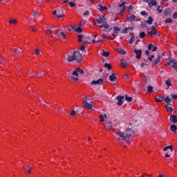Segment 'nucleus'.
<instances>
[{
  "label": "nucleus",
  "instance_id": "nucleus-28",
  "mask_svg": "<svg viewBox=\"0 0 177 177\" xmlns=\"http://www.w3.org/2000/svg\"><path fill=\"white\" fill-rule=\"evenodd\" d=\"M146 23H147L149 26H151L153 24V17H149L148 20L145 21Z\"/></svg>",
  "mask_w": 177,
  "mask_h": 177
},
{
  "label": "nucleus",
  "instance_id": "nucleus-1",
  "mask_svg": "<svg viewBox=\"0 0 177 177\" xmlns=\"http://www.w3.org/2000/svg\"><path fill=\"white\" fill-rule=\"evenodd\" d=\"M138 133V129L133 128V122H131L126 125L124 131L119 130L115 133L114 138L118 140H124L127 143L132 141V138Z\"/></svg>",
  "mask_w": 177,
  "mask_h": 177
},
{
  "label": "nucleus",
  "instance_id": "nucleus-29",
  "mask_svg": "<svg viewBox=\"0 0 177 177\" xmlns=\"http://www.w3.org/2000/svg\"><path fill=\"white\" fill-rule=\"evenodd\" d=\"M121 66L123 68L127 67V66H128V62L127 61H125L124 59H122L121 60Z\"/></svg>",
  "mask_w": 177,
  "mask_h": 177
},
{
  "label": "nucleus",
  "instance_id": "nucleus-4",
  "mask_svg": "<svg viewBox=\"0 0 177 177\" xmlns=\"http://www.w3.org/2000/svg\"><path fill=\"white\" fill-rule=\"evenodd\" d=\"M83 104L87 110H92L93 107L94 102L91 100L89 96H86L83 100Z\"/></svg>",
  "mask_w": 177,
  "mask_h": 177
},
{
  "label": "nucleus",
  "instance_id": "nucleus-63",
  "mask_svg": "<svg viewBox=\"0 0 177 177\" xmlns=\"http://www.w3.org/2000/svg\"><path fill=\"white\" fill-rule=\"evenodd\" d=\"M173 19H177V12H175V13L173 15Z\"/></svg>",
  "mask_w": 177,
  "mask_h": 177
},
{
  "label": "nucleus",
  "instance_id": "nucleus-62",
  "mask_svg": "<svg viewBox=\"0 0 177 177\" xmlns=\"http://www.w3.org/2000/svg\"><path fill=\"white\" fill-rule=\"evenodd\" d=\"M89 15V11H86L84 12V16H88Z\"/></svg>",
  "mask_w": 177,
  "mask_h": 177
},
{
  "label": "nucleus",
  "instance_id": "nucleus-32",
  "mask_svg": "<svg viewBox=\"0 0 177 177\" xmlns=\"http://www.w3.org/2000/svg\"><path fill=\"white\" fill-rule=\"evenodd\" d=\"M9 24H14L16 26L17 24V21L16 19H10Z\"/></svg>",
  "mask_w": 177,
  "mask_h": 177
},
{
  "label": "nucleus",
  "instance_id": "nucleus-15",
  "mask_svg": "<svg viewBox=\"0 0 177 177\" xmlns=\"http://www.w3.org/2000/svg\"><path fill=\"white\" fill-rule=\"evenodd\" d=\"M118 105L122 106V100H124V96L119 95L117 97Z\"/></svg>",
  "mask_w": 177,
  "mask_h": 177
},
{
  "label": "nucleus",
  "instance_id": "nucleus-6",
  "mask_svg": "<svg viewBox=\"0 0 177 177\" xmlns=\"http://www.w3.org/2000/svg\"><path fill=\"white\" fill-rule=\"evenodd\" d=\"M151 30L147 32V34L151 37H154V35H157V30H156V26H152L151 28Z\"/></svg>",
  "mask_w": 177,
  "mask_h": 177
},
{
  "label": "nucleus",
  "instance_id": "nucleus-26",
  "mask_svg": "<svg viewBox=\"0 0 177 177\" xmlns=\"http://www.w3.org/2000/svg\"><path fill=\"white\" fill-rule=\"evenodd\" d=\"M14 52H16L17 55H20L23 53V50H21V48H14Z\"/></svg>",
  "mask_w": 177,
  "mask_h": 177
},
{
  "label": "nucleus",
  "instance_id": "nucleus-56",
  "mask_svg": "<svg viewBox=\"0 0 177 177\" xmlns=\"http://www.w3.org/2000/svg\"><path fill=\"white\" fill-rule=\"evenodd\" d=\"M120 28L115 26L113 28V31L116 32H118V31H120Z\"/></svg>",
  "mask_w": 177,
  "mask_h": 177
},
{
  "label": "nucleus",
  "instance_id": "nucleus-45",
  "mask_svg": "<svg viewBox=\"0 0 177 177\" xmlns=\"http://www.w3.org/2000/svg\"><path fill=\"white\" fill-rule=\"evenodd\" d=\"M44 75H45V72L42 71L40 73H37V77L39 78H41V77H44Z\"/></svg>",
  "mask_w": 177,
  "mask_h": 177
},
{
  "label": "nucleus",
  "instance_id": "nucleus-21",
  "mask_svg": "<svg viewBox=\"0 0 177 177\" xmlns=\"http://www.w3.org/2000/svg\"><path fill=\"white\" fill-rule=\"evenodd\" d=\"M161 60V55H158L157 59H155L153 60V64H155V66H157L158 64H160V61Z\"/></svg>",
  "mask_w": 177,
  "mask_h": 177
},
{
  "label": "nucleus",
  "instance_id": "nucleus-17",
  "mask_svg": "<svg viewBox=\"0 0 177 177\" xmlns=\"http://www.w3.org/2000/svg\"><path fill=\"white\" fill-rule=\"evenodd\" d=\"M147 48L149 50H152V52H156L157 50V47L154 46L153 44H149Z\"/></svg>",
  "mask_w": 177,
  "mask_h": 177
},
{
  "label": "nucleus",
  "instance_id": "nucleus-16",
  "mask_svg": "<svg viewBox=\"0 0 177 177\" xmlns=\"http://www.w3.org/2000/svg\"><path fill=\"white\" fill-rule=\"evenodd\" d=\"M72 30H75L76 32H82V28L81 27H77L75 25H72Z\"/></svg>",
  "mask_w": 177,
  "mask_h": 177
},
{
  "label": "nucleus",
  "instance_id": "nucleus-39",
  "mask_svg": "<svg viewBox=\"0 0 177 177\" xmlns=\"http://www.w3.org/2000/svg\"><path fill=\"white\" fill-rule=\"evenodd\" d=\"M170 128H171V131H172V132H175V131L177 130V127L175 124L171 125Z\"/></svg>",
  "mask_w": 177,
  "mask_h": 177
},
{
  "label": "nucleus",
  "instance_id": "nucleus-8",
  "mask_svg": "<svg viewBox=\"0 0 177 177\" xmlns=\"http://www.w3.org/2000/svg\"><path fill=\"white\" fill-rule=\"evenodd\" d=\"M104 127L105 129H107V131H111V129H113V124L111 123V121L106 122Z\"/></svg>",
  "mask_w": 177,
  "mask_h": 177
},
{
  "label": "nucleus",
  "instance_id": "nucleus-12",
  "mask_svg": "<svg viewBox=\"0 0 177 177\" xmlns=\"http://www.w3.org/2000/svg\"><path fill=\"white\" fill-rule=\"evenodd\" d=\"M45 31H46V35H48V37H52L53 32H54V34L55 33V31L53 30V28H46V30Z\"/></svg>",
  "mask_w": 177,
  "mask_h": 177
},
{
  "label": "nucleus",
  "instance_id": "nucleus-11",
  "mask_svg": "<svg viewBox=\"0 0 177 177\" xmlns=\"http://www.w3.org/2000/svg\"><path fill=\"white\" fill-rule=\"evenodd\" d=\"M147 3H148L149 8L157 6V1L156 0H147Z\"/></svg>",
  "mask_w": 177,
  "mask_h": 177
},
{
  "label": "nucleus",
  "instance_id": "nucleus-18",
  "mask_svg": "<svg viewBox=\"0 0 177 177\" xmlns=\"http://www.w3.org/2000/svg\"><path fill=\"white\" fill-rule=\"evenodd\" d=\"M117 80V76L115 73H113L111 75H109V81L114 82Z\"/></svg>",
  "mask_w": 177,
  "mask_h": 177
},
{
  "label": "nucleus",
  "instance_id": "nucleus-49",
  "mask_svg": "<svg viewBox=\"0 0 177 177\" xmlns=\"http://www.w3.org/2000/svg\"><path fill=\"white\" fill-rule=\"evenodd\" d=\"M38 15H39V12H38V11H35L32 14V17H37Z\"/></svg>",
  "mask_w": 177,
  "mask_h": 177
},
{
  "label": "nucleus",
  "instance_id": "nucleus-27",
  "mask_svg": "<svg viewBox=\"0 0 177 177\" xmlns=\"http://www.w3.org/2000/svg\"><path fill=\"white\" fill-rule=\"evenodd\" d=\"M165 16H169L171 15V9L167 8L164 10Z\"/></svg>",
  "mask_w": 177,
  "mask_h": 177
},
{
  "label": "nucleus",
  "instance_id": "nucleus-58",
  "mask_svg": "<svg viewBox=\"0 0 177 177\" xmlns=\"http://www.w3.org/2000/svg\"><path fill=\"white\" fill-rule=\"evenodd\" d=\"M149 62H153V59H154V55H151V57H148Z\"/></svg>",
  "mask_w": 177,
  "mask_h": 177
},
{
  "label": "nucleus",
  "instance_id": "nucleus-9",
  "mask_svg": "<svg viewBox=\"0 0 177 177\" xmlns=\"http://www.w3.org/2000/svg\"><path fill=\"white\" fill-rule=\"evenodd\" d=\"M167 66H171L172 68H174L175 70H176V68H177V62L174 61V60H170L167 64Z\"/></svg>",
  "mask_w": 177,
  "mask_h": 177
},
{
  "label": "nucleus",
  "instance_id": "nucleus-25",
  "mask_svg": "<svg viewBox=\"0 0 177 177\" xmlns=\"http://www.w3.org/2000/svg\"><path fill=\"white\" fill-rule=\"evenodd\" d=\"M53 14L54 15V16H55V17H57L58 19H60L61 17H63V16H64V14H62V15H57V10H54Z\"/></svg>",
  "mask_w": 177,
  "mask_h": 177
},
{
  "label": "nucleus",
  "instance_id": "nucleus-64",
  "mask_svg": "<svg viewBox=\"0 0 177 177\" xmlns=\"http://www.w3.org/2000/svg\"><path fill=\"white\" fill-rule=\"evenodd\" d=\"M80 50H85V46H80Z\"/></svg>",
  "mask_w": 177,
  "mask_h": 177
},
{
  "label": "nucleus",
  "instance_id": "nucleus-42",
  "mask_svg": "<svg viewBox=\"0 0 177 177\" xmlns=\"http://www.w3.org/2000/svg\"><path fill=\"white\" fill-rule=\"evenodd\" d=\"M147 92H149V93H151V92H153V86H148L147 88Z\"/></svg>",
  "mask_w": 177,
  "mask_h": 177
},
{
  "label": "nucleus",
  "instance_id": "nucleus-10",
  "mask_svg": "<svg viewBox=\"0 0 177 177\" xmlns=\"http://www.w3.org/2000/svg\"><path fill=\"white\" fill-rule=\"evenodd\" d=\"M103 82H104V80L102 78H101L97 80H93L91 84V85H102Z\"/></svg>",
  "mask_w": 177,
  "mask_h": 177
},
{
  "label": "nucleus",
  "instance_id": "nucleus-5",
  "mask_svg": "<svg viewBox=\"0 0 177 177\" xmlns=\"http://www.w3.org/2000/svg\"><path fill=\"white\" fill-rule=\"evenodd\" d=\"M129 21H131L132 23L135 21H140V18L139 17H136V15H133L132 14H129V16L127 17Z\"/></svg>",
  "mask_w": 177,
  "mask_h": 177
},
{
  "label": "nucleus",
  "instance_id": "nucleus-37",
  "mask_svg": "<svg viewBox=\"0 0 177 177\" xmlns=\"http://www.w3.org/2000/svg\"><path fill=\"white\" fill-rule=\"evenodd\" d=\"M165 102L167 103V104H171L170 102H172V100L169 96H167L165 99Z\"/></svg>",
  "mask_w": 177,
  "mask_h": 177
},
{
  "label": "nucleus",
  "instance_id": "nucleus-46",
  "mask_svg": "<svg viewBox=\"0 0 177 177\" xmlns=\"http://www.w3.org/2000/svg\"><path fill=\"white\" fill-rule=\"evenodd\" d=\"M166 24H168V23H172V19L171 18H167L165 19V21Z\"/></svg>",
  "mask_w": 177,
  "mask_h": 177
},
{
  "label": "nucleus",
  "instance_id": "nucleus-7",
  "mask_svg": "<svg viewBox=\"0 0 177 177\" xmlns=\"http://www.w3.org/2000/svg\"><path fill=\"white\" fill-rule=\"evenodd\" d=\"M56 35L59 39H66V33L62 31L58 30Z\"/></svg>",
  "mask_w": 177,
  "mask_h": 177
},
{
  "label": "nucleus",
  "instance_id": "nucleus-59",
  "mask_svg": "<svg viewBox=\"0 0 177 177\" xmlns=\"http://www.w3.org/2000/svg\"><path fill=\"white\" fill-rule=\"evenodd\" d=\"M27 172H28V174L31 173V167H30V166L28 167Z\"/></svg>",
  "mask_w": 177,
  "mask_h": 177
},
{
  "label": "nucleus",
  "instance_id": "nucleus-34",
  "mask_svg": "<svg viewBox=\"0 0 177 177\" xmlns=\"http://www.w3.org/2000/svg\"><path fill=\"white\" fill-rule=\"evenodd\" d=\"M134 41H135V36L133 35V33H132L131 37L130 40L129 41V44H130V45H132V44H133Z\"/></svg>",
  "mask_w": 177,
  "mask_h": 177
},
{
  "label": "nucleus",
  "instance_id": "nucleus-52",
  "mask_svg": "<svg viewBox=\"0 0 177 177\" xmlns=\"http://www.w3.org/2000/svg\"><path fill=\"white\" fill-rule=\"evenodd\" d=\"M118 35V32H115L113 30V32H112V36L115 38V37H117Z\"/></svg>",
  "mask_w": 177,
  "mask_h": 177
},
{
  "label": "nucleus",
  "instance_id": "nucleus-3",
  "mask_svg": "<svg viewBox=\"0 0 177 177\" xmlns=\"http://www.w3.org/2000/svg\"><path fill=\"white\" fill-rule=\"evenodd\" d=\"M83 73H84L83 70H82L80 68H76L73 71L72 75H71V79L72 80V81L73 82H77V81H78V80H80L78 78V75H80V74H83Z\"/></svg>",
  "mask_w": 177,
  "mask_h": 177
},
{
  "label": "nucleus",
  "instance_id": "nucleus-55",
  "mask_svg": "<svg viewBox=\"0 0 177 177\" xmlns=\"http://www.w3.org/2000/svg\"><path fill=\"white\" fill-rule=\"evenodd\" d=\"M171 97H172V99H173L174 100H176V99H177V95L171 94Z\"/></svg>",
  "mask_w": 177,
  "mask_h": 177
},
{
  "label": "nucleus",
  "instance_id": "nucleus-2",
  "mask_svg": "<svg viewBox=\"0 0 177 177\" xmlns=\"http://www.w3.org/2000/svg\"><path fill=\"white\" fill-rule=\"evenodd\" d=\"M82 60V55L78 51H75L71 55H68L67 57V62H77V63H80Z\"/></svg>",
  "mask_w": 177,
  "mask_h": 177
},
{
  "label": "nucleus",
  "instance_id": "nucleus-33",
  "mask_svg": "<svg viewBox=\"0 0 177 177\" xmlns=\"http://www.w3.org/2000/svg\"><path fill=\"white\" fill-rule=\"evenodd\" d=\"M100 28H109L110 27V25H109V24L107 23H104L102 25H101Z\"/></svg>",
  "mask_w": 177,
  "mask_h": 177
},
{
  "label": "nucleus",
  "instance_id": "nucleus-23",
  "mask_svg": "<svg viewBox=\"0 0 177 177\" xmlns=\"http://www.w3.org/2000/svg\"><path fill=\"white\" fill-rule=\"evenodd\" d=\"M167 150H170V151H174V147H172V145L165 147L163 148V151H167Z\"/></svg>",
  "mask_w": 177,
  "mask_h": 177
},
{
  "label": "nucleus",
  "instance_id": "nucleus-48",
  "mask_svg": "<svg viewBox=\"0 0 177 177\" xmlns=\"http://www.w3.org/2000/svg\"><path fill=\"white\" fill-rule=\"evenodd\" d=\"M68 5L71 8H74V6H75V3L73 2V1H70L68 3Z\"/></svg>",
  "mask_w": 177,
  "mask_h": 177
},
{
  "label": "nucleus",
  "instance_id": "nucleus-61",
  "mask_svg": "<svg viewBox=\"0 0 177 177\" xmlns=\"http://www.w3.org/2000/svg\"><path fill=\"white\" fill-rule=\"evenodd\" d=\"M29 75H32V77H33L34 75V71H29Z\"/></svg>",
  "mask_w": 177,
  "mask_h": 177
},
{
  "label": "nucleus",
  "instance_id": "nucleus-19",
  "mask_svg": "<svg viewBox=\"0 0 177 177\" xmlns=\"http://www.w3.org/2000/svg\"><path fill=\"white\" fill-rule=\"evenodd\" d=\"M165 109L169 113H172V111H174V108H172V104H171L166 105Z\"/></svg>",
  "mask_w": 177,
  "mask_h": 177
},
{
  "label": "nucleus",
  "instance_id": "nucleus-51",
  "mask_svg": "<svg viewBox=\"0 0 177 177\" xmlns=\"http://www.w3.org/2000/svg\"><path fill=\"white\" fill-rule=\"evenodd\" d=\"M129 28H126L125 29H124L122 32V34H127V32H128V30H129Z\"/></svg>",
  "mask_w": 177,
  "mask_h": 177
},
{
  "label": "nucleus",
  "instance_id": "nucleus-31",
  "mask_svg": "<svg viewBox=\"0 0 177 177\" xmlns=\"http://www.w3.org/2000/svg\"><path fill=\"white\" fill-rule=\"evenodd\" d=\"M34 55L35 56H39V55H41V50L39 48H36Z\"/></svg>",
  "mask_w": 177,
  "mask_h": 177
},
{
  "label": "nucleus",
  "instance_id": "nucleus-40",
  "mask_svg": "<svg viewBox=\"0 0 177 177\" xmlns=\"http://www.w3.org/2000/svg\"><path fill=\"white\" fill-rule=\"evenodd\" d=\"M106 9H107V7H103V6H102V5H100L99 8H98V10L100 12H103L104 10H106Z\"/></svg>",
  "mask_w": 177,
  "mask_h": 177
},
{
  "label": "nucleus",
  "instance_id": "nucleus-57",
  "mask_svg": "<svg viewBox=\"0 0 177 177\" xmlns=\"http://www.w3.org/2000/svg\"><path fill=\"white\" fill-rule=\"evenodd\" d=\"M156 102H157L158 103L160 102H162V100L161 97H159V98H156Z\"/></svg>",
  "mask_w": 177,
  "mask_h": 177
},
{
  "label": "nucleus",
  "instance_id": "nucleus-41",
  "mask_svg": "<svg viewBox=\"0 0 177 177\" xmlns=\"http://www.w3.org/2000/svg\"><path fill=\"white\" fill-rule=\"evenodd\" d=\"M166 85L167 86H172V83L171 82V79H168L167 80L165 81Z\"/></svg>",
  "mask_w": 177,
  "mask_h": 177
},
{
  "label": "nucleus",
  "instance_id": "nucleus-20",
  "mask_svg": "<svg viewBox=\"0 0 177 177\" xmlns=\"http://www.w3.org/2000/svg\"><path fill=\"white\" fill-rule=\"evenodd\" d=\"M134 53L136 55V58L137 59H140V56H142V50H135Z\"/></svg>",
  "mask_w": 177,
  "mask_h": 177
},
{
  "label": "nucleus",
  "instance_id": "nucleus-38",
  "mask_svg": "<svg viewBox=\"0 0 177 177\" xmlns=\"http://www.w3.org/2000/svg\"><path fill=\"white\" fill-rule=\"evenodd\" d=\"M104 67L105 68H108V70H111V64H108V63H105L104 64Z\"/></svg>",
  "mask_w": 177,
  "mask_h": 177
},
{
  "label": "nucleus",
  "instance_id": "nucleus-36",
  "mask_svg": "<svg viewBox=\"0 0 177 177\" xmlns=\"http://www.w3.org/2000/svg\"><path fill=\"white\" fill-rule=\"evenodd\" d=\"M107 118V115L104 114V115H100V121H101V122H103V121H104V118Z\"/></svg>",
  "mask_w": 177,
  "mask_h": 177
},
{
  "label": "nucleus",
  "instance_id": "nucleus-43",
  "mask_svg": "<svg viewBox=\"0 0 177 177\" xmlns=\"http://www.w3.org/2000/svg\"><path fill=\"white\" fill-rule=\"evenodd\" d=\"M157 12H158V13H162V7H161V6H158V8H157Z\"/></svg>",
  "mask_w": 177,
  "mask_h": 177
},
{
  "label": "nucleus",
  "instance_id": "nucleus-50",
  "mask_svg": "<svg viewBox=\"0 0 177 177\" xmlns=\"http://www.w3.org/2000/svg\"><path fill=\"white\" fill-rule=\"evenodd\" d=\"M127 9L129 12H131L132 10L133 9V7L132 6H129L127 7Z\"/></svg>",
  "mask_w": 177,
  "mask_h": 177
},
{
  "label": "nucleus",
  "instance_id": "nucleus-54",
  "mask_svg": "<svg viewBox=\"0 0 177 177\" xmlns=\"http://www.w3.org/2000/svg\"><path fill=\"white\" fill-rule=\"evenodd\" d=\"M76 114H77V112L74 110H73L70 113V115H72L73 117H74V115H75Z\"/></svg>",
  "mask_w": 177,
  "mask_h": 177
},
{
  "label": "nucleus",
  "instance_id": "nucleus-44",
  "mask_svg": "<svg viewBox=\"0 0 177 177\" xmlns=\"http://www.w3.org/2000/svg\"><path fill=\"white\" fill-rule=\"evenodd\" d=\"M84 38V35H78V41L79 42H82V39Z\"/></svg>",
  "mask_w": 177,
  "mask_h": 177
},
{
  "label": "nucleus",
  "instance_id": "nucleus-30",
  "mask_svg": "<svg viewBox=\"0 0 177 177\" xmlns=\"http://www.w3.org/2000/svg\"><path fill=\"white\" fill-rule=\"evenodd\" d=\"M102 56H104V57H109V56H110V53L107 51H105L104 50H102Z\"/></svg>",
  "mask_w": 177,
  "mask_h": 177
},
{
  "label": "nucleus",
  "instance_id": "nucleus-14",
  "mask_svg": "<svg viewBox=\"0 0 177 177\" xmlns=\"http://www.w3.org/2000/svg\"><path fill=\"white\" fill-rule=\"evenodd\" d=\"M119 8H123L120 12L119 13L121 16H122L124 15V11L127 8V6H125V2H122L121 4H120Z\"/></svg>",
  "mask_w": 177,
  "mask_h": 177
},
{
  "label": "nucleus",
  "instance_id": "nucleus-53",
  "mask_svg": "<svg viewBox=\"0 0 177 177\" xmlns=\"http://www.w3.org/2000/svg\"><path fill=\"white\" fill-rule=\"evenodd\" d=\"M126 100L127 102H131L132 101V97H128V95H126Z\"/></svg>",
  "mask_w": 177,
  "mask_h": 177
},
{
  "label": "nucleus",
  "instance_id": "nucleus-35",
  "mask_svg": "<svg viewBox=\"0 0 177 177\" xmlns=\"http://www.w3.org/2000/svg\"><path fill=\"white\" fill-rule=\"evenodd\" d=\"M142 81L144 82V84H150V80H149V78L147 77H143Z\"/></svg>",
  "mask_w": 177,
  "mask_h": 177
},
{
  "label": "nucleus",
  "instance_id": "nucleus-13",
  "mask_svg": "<svg viewBox=\"0 0 177 177\" xmlns=\"http://www.w3.org/2000/svg\"><path fill=\"white\" fill-rule=\"evenodd\" d=\"M96 22L97 23V24H103L106 23V18L104 17V15L103 16V17L97 18Z\"/></svg>",
  "mask_w": 177,
  "mask_h": 177
},
{
  "label": "nucleus",
  "instance_id": "nucleus-22",
  "mask_svg": "<svg viewBox=\"0 0 177 177\" xmlns=\"http://www.w3.org/2000/svg\"><path fill=\"white\" fill-rule=\"evenodd\" d=\"M169 120L171 122H173V124L177 123V116L175 115H171Z\"/></svg>",
  "mask_w": 177,
  "mask_h": 177
},
{
  "label": "nucleus",
  "instance_id": "nucleus-60",
  "mask_svg": "<svg viewBox=\"0 0 177 177\" xmlns=\"http://www.w3.org/2000/svg\"><path fill=\"white\" fill-rule=\"evenodd\" d=\"M140 14H141V15L142 16H145V15H147V13H146V11H142L141 12H140Z\"/></svg>",
  "mask_w": 177,
  "mask_h": 177
},
{
  "label": "nucleus",
  "instance_id": "nucleus-24",
  "mask_svg": "<svg viewBox=\"0 0 177 177\" xmlns=\"http://www.w3.org/2000/svg\"><path fill=\"white\" fill-rule=\"evenodd\" d=\"M116 52L118 53H120V55H126L127 54V52L125 51V50H124L122 48L116 49Z\"/></svg>",
  "mask_w": 177,
  "mask_h": 177
},
{
  "label": "nucleus",
  "instance_id": "nucleus-47",
  "mask_svg": "<svg viewBox=\"0 0 177 177\" xmlns=\"http://www.w3.org/2000/svg\"><path fill=\"white\" fill-rule=\"evenodd\" d=\"M146 36V32H141L140 34V38H145V37Z\"/></svg>",
  "mask_w": 177,
  "mask_h": 177
}]
</instances>
